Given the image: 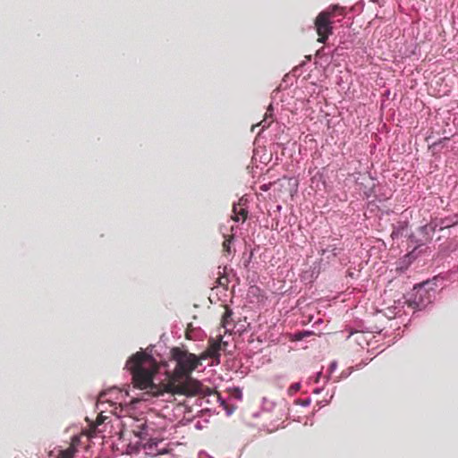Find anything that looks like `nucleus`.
<instances>
[{
  "mask_svg": "<svg viewBox=\"0 0 458 458\" xmlns=\"http://www.w3.org/2000/svg\"><path fill=\"white\" fill-rule=\"evenodd\" d=\"M233 212L234 214V216H233V219L234 221H239L240 216L242 217V221H245L248 216V211L242 208L240 205H233Z\"/></svg>",
  "mask_w": 458,
  "mask_h": 458,
  "instance_id": "nucleus-7",
  "label": "nucleus"
},
{
  "mask_svg": "<svg viewBox=\"0 0 458 458\" xmlns=\"http://www.w3.org/2000/svg\"><path fill=\"white\" fill-rule=\"evenodd\" d=\"M221 344H222V349H225V346L227 345V342H223L222 339H221Z\"/></svg>",
  "mask_w": 458,
  "mask_h": 458,
  "instance_id": "nucleus-20",
  "label": "nucleus"
},
{
  "mask_svg": "<svg viewBox=\"0 0 458 458\" xmlns=\"http://www.w3.org/2000/svg\"><path fill=\"white\" fill-rule=\"evenodd\" d=\"M252 255H253V253H252V251H251V252L250 253V255H249L248 259L244 261V267H248V266H249V264H250V260H251V259H252Z\"/></svg>",
  "mask_w": 458,
  "mask_h": 458,
  "instance_id": "nucleus-16",
  "label": "nucleus"
},
{
  "mask_svg": "<svg viewBox=\"0 0 458 458\" xmlns=\"http://www.w3.org/2000/svg\"><path fill=\"white\" fill-rule=\"evenodd\" d=\"M207 358H209V355H208L207 350L204 352H202L199 357H198V359H199V361L201 360H206Z\"/></svg>",
  "mask_w": 458,
  "mask_h": 458,
  "instance_id": "nucleus-15",
  "label": "nucleus"
},
{
  "mask_svg": "<svg viewBox=\"0 0 458 458\" xmlns=\"http://www.w3.org/2000/svg\"><path fill=\"white\" fill-rule=\"evenodd\" d=\"M126 369L132 376L133 386L152 396H160L165 393L186 396L210 395L213 391L204 386L199 380L184 377L185 380L165 378L159 384H155L154 376L157 373L159 365L149 354L138 352L127 360Z\"/></svg>",
  "mask_w": 458,
  "mask_h": 458,
  "instance_id": "nucleus-1",
  "label": "nucleus"
},
{
  "mask_svg": "<svg viewBox=\"0 0 458 458\" xmlns=\"http://www.w3.org/2000/svg\"><path fill=\"white\" fill-rule=\"evenodd\" d=\"M333 21L329 13L322 11L317 15L314 21V27L318 36V42L325 44L329 36L333 34Z\"/></svg>",
  "mask_w": 458,
  "mask_h": 458,
  "instance_id": "nucleus-3",
  "label": "nucleus"
},
{
  "mask_svg": "<svg viewBox=\"0 0 458 458\" xmlns=\"http://www.w3.org/2000/svg\"><path fill=\"white\" fill-rule=\"evenodd\" d=\"M171 354L173 360L176 362V366L172 374H166L165 378L182 379L190 376L201 364L195 354L179 347L173 348Z\"/></svg>",
  "mask_w": 458,
  "mask_h": 458,
  "instance_id": "nucleus-2",
  "label": "nucleus"
},
{
  "mask_svg": "<svg viewBox=\"0 0 458 458\" xmlns=\"http://www.w3.org/2000/svg\"><path fill=\"white\" fill-rule=\"evenodd\" d=\"M232 315L233 312L228 308L225 309L222 319H221V326L225 328V332L228 331V327L231 326L232 323Z\"/></svg>",
  "mask_w": 458,
  "mask_h": 458,
  "instance_id": "nucleus-9",
  "label": "nucleus"
},
{
  "mask_svg": "<svg viewBox=\"0 0 458 458\" xmlns=\"http://www.w3.org/2000/svg\"><path fill=\"white\" fill-rule=\"evenodd\" d=\"M343 250V247L338 246L335 243L325 245L323 242H320L318 250V254L321 256L320 262L330 264L335 260Z\"/></svg>",
  "mask_w": 458,
  "mask_h": 458,
  "instance_id": "nucleus-4",
  "label": "nucleus"
},
{
  "mask_svg": "<svg viewBox=\"0 0 458 458\" xmlns=\"http://www.w3.org/2000/svg\"><path fill=\"white\" fill-rule=\"evenodd\" d=\"M428 283V281H424V282H421V283L416 284H414L413 286H419V287H421V286H425V284H427Z\"/></svg>",
  "mask_w": 458,
  "mask_h": 458,
  "instance_id": "nucleus-18",
  "label": "nucleus"
},
{
  "mask_svg": "<svg viewBox=\"0 0 458 458\" xmlns=\"http://www.w3.org/2000/svg\"><path fill=\"white\" fill-rule=\"evenodd\" d=\"M301 389V384L300 383H293L288 387V394L289 395H293Z\"/></svg>",
  "mask_w": 458,
  "mask_h": 458,
  "instance_id": "nucleus-12",
  "label": "nucleus"
},
{
  "mask_svg": "<svg viewBox=\"0 0 458 458\" xmlns=\"http://www.w3.org/2000/svg\"><path fill=\"white\" fill-rule=\"evenodd\" d=\"M97 422H98V424H100V423L102 422V419H101V418H98Z\"/></svg>",
  "mask_w": 458,
  "mask_h": 458,
  "instance_id": "nucleus-22",
  "label": "nucleus"
},
{
  "mask_svg": "<svg viewBox=\"0 0 458 458\" xmlns=\"http://www.w3.org/2000/svg\"><path fill=\"white\" fill-rule=\"evenodd\" d=\"M137 428H138L137 429H133L134 435L136 437H139L140 438H145L144 432H143L146 428L145 423H141Z\"/></svg>",
  "mask_w": 458,
  "mask_h": 458,
  "instance_id": "nucleus-11",
  "label": "nucleus"
},
{
  "mask_svg": "<svg viewBox=\"0 0 458 458\" xmlns=\"http://www.w3.org/2000/svg\"><path fill=\"white\" fill-rule=\"evenodd\" d=\"M411 263V256L406 255L403 257V259L400 261L401 267L400 268L403 269L404 267H408Z\"/></svg>",
  "mask_w": 458,
  "mask_h": 458,
  "instance_id": "nucleus-13",
  "label": "nucleus"
},
{
  "mask_svg": "<svg viewBox=\"0 0 458 458\" xmlns=\"http://www.w3.org/2000/svg\"><path fill=\"white\" fill-rule=\"evenodd\" d=\"M360 272H357V273H354V272H351V271H348V276L350 277H354V276H359Z\"/></svg>",
  "mask_w": 458,
  "mask_h": 458,
  "instance_id": "nucleus-17",
  "label": "nucleus"
},
{
  "mask_svg": "<svg viewBox=\"0 0 458 458\" xmlns=\"http://www.w3.org/2000/svg\"><path fill=\"white\" fill-rule=\"evenodd\" d=\"M413 290H418V293H419L420 291L425 292L426 288L420 287V288H413Z\"/></svg>",
  "mask_w": 458,
  "mask_h": 458,
  "instance_id": "nucleus-21",
  "label": "nucleus"
},
{
  "mask_svg": "<svg viewBox=\"0 0 458 458\" xmlns=\"http://www.w3.org/2000/svg\"><path fill=\"white\" fill-rule=\"evenodd\" d=\"M444 280V277L441 276H437L435 277H433L432 281H433V284H437V283H440V284H443V281Z\"/></svg>",
  "mask_w": 458,
  "mask_h": 458,
  "instance_id": "nucleus-14",
  "label": "nucleus"
},
{
  "mask_svg": "<svg viewBox=\"0 0 458 458\" xmlns=\"http://www.w3.org/2000/svg\"><path fill=\"white\" fill-rule=\"evenodd\" d=\"M323 13H329L330 18L333 19L336 15H344V7L340 6L338 4L329 5L327 9L322 11Z\"/></svg>",
  "mask_w": 458,
  "mask_h": 458,
  "instance_id": "nucleus-8",
  "label": "nucleus"
},
{
  "mask_svg": "<svg viewBox=\"0 0 458 458\" xmlns=\"http://www.w3.org/2000/svg\"><path fill=\"white\" fill-rule=\"evenodd\" d=\"M409 302H410V303H409V305H410V306H412V305L414 304L415 306L419 307V305H420V304H419L418 302H416L415 301H412V302L409 301Z\"/></svg>",
  "mask_w": 458,
  "mask_h": 458,
  "instance_id": "nucleus-19",
  "label": "nucleus"
},
{
  "mask_svg": "<svg viewBox=\"0 0 458 458\" xmlns=\"http://www.w3.org/2000/svg\"><path fill=\"white\" fill-rule=\"evenodd\" d=\"M233 240V236H228L227 238L225 239V241L222 244L223 251L225 252L226 254L231 253V244H232Z\"/></svg>",
  "mask_w": 458,
  "mask_h": 458,
  "instance_id": "nucleus-10",
  "label": "nucleus"
},
{
  "mask_svg": "<svg viewBox=\"0 0 458 458\" xmlns=\"http://www.w3.org/2000/svg\"><path fill=\"white\" fill-rule=\"evenodd\" d=\"M78 442L79 438L77 437H72L70 446L65 450H61L57 454V458H73L77 451L76 445Z\"/></svg>",
  "mask_w": 458,
  "mask_h": 458,
  "instance_id": "nucleus-6",
  "label": "nucleus"
},
{
  "mask_svg": "<svg viewBox=\"0 0 458 458\" xmlns=\"http://www.w3.org/2000/svg\"><path fill=\"white\" fill-rule=\"evenodd\" d=\"M207 348L209 358L216 360V365L220 363V351L222 350L221 335L217 339L210 338Z\"/></svg>",
  "mask_w": 458,
  "mask_h": 458,
  "instance_id": "nucleus-5",
  "label": "nucleus"
}]
</instances>
